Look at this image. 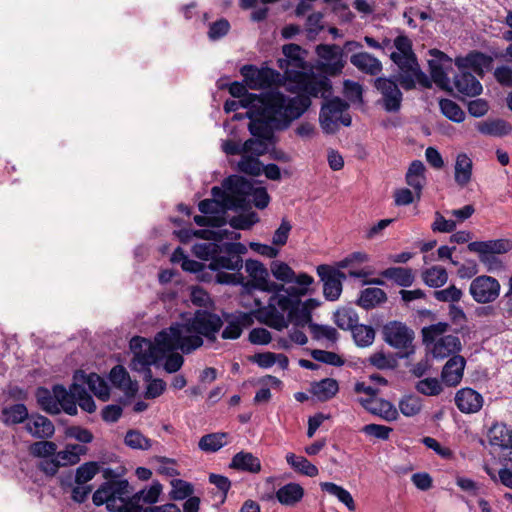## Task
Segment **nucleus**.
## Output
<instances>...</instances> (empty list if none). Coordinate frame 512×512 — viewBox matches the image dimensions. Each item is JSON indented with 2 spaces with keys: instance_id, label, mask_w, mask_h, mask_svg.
I'll return each mask as SVG.
<instances>
[{
  "instance_id": "a18cd8bd",
  "label": "nucleus",
  "mask_w": 512,
  "mask_h": 512,
  "mask_svg": "<svg viewBox=\"0 0 512 512\" xmlns=\"http://www.w3.org/2000/svg\"><path fill=\"white\" fill-rule=\"evenodd\" d=\"M422 280L429 287L439 288L447 283L448 273L444 267L434 265L422 272Z\"/></svg>"
},
{
  "instance_id": "39448f33",
  "label": "nucleus",
  "mask_w": 512,
  "mask_h": 512,
  "mask_svg": "<svg viewBox=\"0 0 512 512\" xmlns=\"http://www.w3.org/2000/svg\"><path fill=\"white\" fill-rule=\"evenodd\" d=\"M131 495L127 480L109 481L102 484L93 494L96 506L106 504L110 512H157L156 506H143L141 503L128 502Z\"/></svg>"
},
{
  "instance_id": "423d86ee",
  "label": "nucleus",
  "mask_w": 512,
  "mask_h": 512,
  "mask_svg": "<svg viewBox=\"0 0 512 512\" xmlns=\"http://www.w3.org/2000/svg\"><path fill=\"white\" fill-rule=\"evenodd\" d=\"M273 292L265 306L260 300H254L256 307L254 315L261 323L281 331L291 322L292 297L283 293L284 288L281 289V287Z\"/></svg>"
},
{
  "instance_id": "f257e3e1",
  "label": "nucleus",
  "mask_w": 512,
  "mask_h": 512,
  "mask_svg": "<svg viewBox=\"0 0 512 512\" xmlns=\"http://www.w3.org/2000/svg\"><path fill=\"white\" fill-rule=\"evenodd\" d=\"M223 325L221 318L205 310H198L193 317L172 324L160 331L152 343L142 337H133L130 349L133 353L131 368L145 372L151 378L150 366L164 360L166 353L180 350L189 354L203 345V337L215 340Z\"/></svg>"
},
{
  "instance_id": "b1692460",
  "label": "nucleus",
  "mask_w": 512,
  "mask_h": 512,
  "mask_svg": "<svg viewBox=\"0 0 512 512\" xmlns=\"http://www.w3.org/2000/svg\"><path fill=\"white\" fill-rule=\"evenodd\" d=\"M477 131L485 136L503 138L512 133V124L502 118H488L475 124Z\"/></svg>"
},
{
  "instance_id": "13d9d810",
  "label": "nucleus",
  "mask_w": 512,
  "mask_h": 512,
  "mask_svg": "<svg viewBox=\"0 0 512 512\" xmlns=\"http://www.w3.org/2000/svg\"><path fill=\"white\" fill-rule=\"evenodd\" d=\"M415 389L425 396H438L443 391L442 383L434 377H426L419 380Z\"/></svg>"
},
{
  "instance_id": "e2e57ef3",
  "label": "nucleus",
  "mask_w": 512,
  "mask_h": 512,
  "mask_svg": "<svg viewBox=\"0 0 512 512\" xmlns=\"http://www.w3.org/2000/svg\"><path fill=\"white\" fill-rule=\"evenodd\" d=\"M293 282L299 287L284 288V292L291 297H298L307 293L308 287L313 283V278L306 273H301L298 276L295 275Z\"/></svg>"
},
{
  "instance_id": "0eeeda50",
  "label": "nucleus",
  "mask_w": 512,
  "mask_h": 512,
  "mask_svg": "<svg viewBox=\"0 0 512 512\" xmlns=\"http://www.w3.org/2000/svg\"><path fill=\"white\" fill-rule=\"evenodd\" d=\"M247 248L242 243H224L221 245L218 254L213 257L208 267L217 271L216 281L221 284H236L242 276L239 273H226L223 270L239 272L243 267L242 254Z\"/></svg>"
},
{
  "instance_id": "1a4fd4ad",
  "label": "nucleus",
  "mask_w": 512,
  "mask_h": 512,
  "mask_svg": "<svg viewBox=\"0 0 512 512\" xmlns=\"http://www.w3.org/2000/svg\"><path fill=\"white\" fill-rule=\"evenodd\" d=\"M211 193L212 199L202 200L198 205L199 211L203 214L194 217V222L198 226L220 227L227 222L226 213L233 204L227 202L222 187H213Z\"/></svg>"
},
{
  "instance_id": "603ef678",
  "label": "nucleus",
  "mask_w": 512,
  "mask_h": 512,
  "mask_svg": "<svg viewBox=\"0 0 512 512\" xmlns=\"http://www.w3.org/2000/svg\"><path fill=\"white\" fill-rule=\"evenodd\" d=\"M28 418V410L24 404H14L2 411V421L6 424L21 423Z\"/></svg>"
},
{
  "instance_id": "4c0bfd02",
  "label": "nucleus",
  "mask_w": 512,
  "mask_h": 512,
  "mask_svg": "<svg viewBox=\"0 0 512 512\" xmlns=\"http://www.w3.org/2000/svg\"><path fill=\"white\" fill-rule=\"evenodd\" d=\"M381 276L388 280H392L401 287H409L415 280L412 269L404 267L387 268L381 272Z\"/></svg>"
},
{
  "instance_id": "2f4dec72",
  "label": "nucleus",
  "mask_w": 512,
  "mask_h": 512,
  "mask_svg": "<svg viewBox=\"0 0 512 512\" xmlns=\"http://www.w3.org/2000/svg\"><path fill=\"white\" fill-rule=\"evenodd\" d=\"M316 307V301L309 299L303 303L298 300V297H292V313L291 321L297 326L310 325L311 310Z\"/></svg>"
},
{
  "instance_id": "49530a36",
  "label": "nucleus",
  "mask_w": 512,
  "mask_h": 512,
  "mask_svg": "<svg viewBox=\"0 0 512 512\" xmlns=\"http://www.w3.org/2000/svg\"><path fill=\"white\" fill-rule=\"evenodd\" d=\"M109 377L112 384L124 392L130 393L136 391L135 384L131 381L128 372L123 366L118 365L112 368Z\"/></svg>"
},
{
  "instance_id": "ddd939ff",
  "label": "nucleus",
  "mask_w": 512,
  "mask_h": 512,
  "mask_svg": "<svg viewBox=\"0 0 512 512\" xmlns=\"http://www.w3.org/2000/svg\"><path fill=\"white\" fill-rule=\"evenodd\" d=\"M384 341L397 350L405 351L403 356L413 353L414 332L404 323L391 321L383 326Z\"/></svg>"
},
{
  "instance_id": "c756f323",
  "label": "nucleus",
  "mask_w": 512,
  "mask_h": 512,
  "mask_svg": "<svg viewBox=\"0 0 512 512\" xmlns=\"http://www.w3.org/2000/svg\"><path fill=\"white\" fill-rule=\"evenodd\" d=\"M425 166L420 160H414L406 173V183L415 191L417 201L420 200L425 185Z\"/></svg>"
},
{
  "instance_id": "3c124183",
  "label": "nucleus",
  "mask_w": 512,
  "mask_h": 512,
  "mask_svg": "<svg viewBox=\"0 0 512 512\" xmlns=\"http://www.w3.org/2000/svg\"><path fill=\"white\" fill-rule=\"evenodd\" d=\"M361 404L373 414L379 415L386 421H394L397 419V410L389 403L381 401L379 403L380 408L370 406L371 404H377L374 400H361Z\"/></svg>"
},
{
  "instance_id": "393cba45",
  "label": "nucleus",
  "mask_w": 512,
  "mask_h": 512,
  "mask_svg": "<svg viewBox=\"0 0 512 512\" xmlns=\"http://www.w3.org/2000/svg\"><path fill=\"white\" fill-rule=\"evenodd\" d=\"M305 490L296 482H289L279 487L275 492L276 500L283 506L295 507L304 498Z\"/></svg>"
},
{
  "instance_id": "ea45409f",
  "label": "nucleus",
  "mask_w": 512,
  "mask_h": 512,
  "mask_svg": "<svg viewBox=\"0 0 512 512\" xmlns=\"http://www.w3.org/2000/svg\"><path fill=\"white\" fill-rule=\"evenodd\" d=\"M234 469L258 473L261 470L260 460L249 452H239L233 458L230 465Z\"/></svg>"
},
{
  "instance_id": "412c9836",
  "label": "nucleus",
  "mask_w": 512,
  "mask_h": 512,
  "mask_svg": "<svg viewBox=\"0 0 512 512\" xmlns=\"http://www.w3.org/2000/svg\"><path fill=\"white\" fill-rule=\"evenodd\" d=\"M245 270L254 282V286L262 291L272 292L283 285L276 284L269 280V273L265 266L257 261L248 259L245 262Z\"/></svg>"
},
{
  "instance_id": "20e7f679",
  "label": "nucleus",
  "mask_w": 512,
  "mask_h": 512,
  "mask_svg": "<svg viewBox=\"0 0 512 512\" xmlns=\"http://www.w3.org/2000/svg\"><path fill=\"white\" fill-rule=\"evenodd\" d=\"M224 196L231 202L230 210L244 209L251 203L258 209L268 206L270 197L262 186H254L252 182L242 176L232 175L222 183Z\"/></svg>"
},
{
  "instance_id": "bb28decb",
  "label": "nucleus",
  "mask_w": 512,
  "mask_h": 512,
  "mask_svg": "<svg viewBox=\"0 0 512 512\" xmlns=\"http://www.w3.org/2000/svg\"><path fill=\"white\" fill-rule=\"evenodd\" d=\"M75 382L86 383L89 390L100 400L106 401L109 399L110 391L109 386L103 378L95 373L85 375L84 372L78 371L74 376Z\"/></svg>"
},
{
  "instance_id": "7ed1b4c3",
  "label": "nucleus",
  "mask_w": 512,
  "mask_h": 512,
  "mask_svg": "<svg viewBox=\"0 0 512 512\" xmlns=\"http://www.w3.org/2000/svg\"><path fill=\"white\" fill-rule=\"evenodd\" d=\"M394 47L396 51L391 53L390 58L400 70L397 78L399 84L406 90L414 88L416 83L426 88L430 87V80L417 63L411 40L407 36L400 35L395 38Z\"/></svg>"
},
{
  "instance_id": "6ab92c4d",
  "label": "nucleus",
  "mask_w": 512,
  "mask_h": 512,
  "mask_svg": "<svg viewBox=\"0 0 512 512\" xmlns=\"http://www.w3.org/2000/svg\"><path fill=\"white\" fill-rule=\"evenodd\" d=\"M375 87L382 95L383 107L386 111L396 112L400 109L402 92L395 81L380 77L375 80Z\"/></svg>"
},
{
  "instance_id": "37998d69",
  "label": "nucleus",
  "mask_w": 512,
  "mask_h": 512,
  "mask_svg": "<svg viewBox=\"0 0 512 512\" xmlns=\"http://www.w3.org/2000/svg\"><path fill=\"white\" fill-rule=\"evenodd\" d=\"M386 299L387 296L384 290L377 287H371L361 291L357 302L361 307L371 309L385 302Z\"/></svg>"
},
{
  "instance_id": "5701e85b",
  "label": "nucleus",
  "mask_w": 512,
  "mask_h": 512,
  "mask_svg": "<svg viewBox=\"0 0 512 512\" xmlns=\"http://www.w3.org/2000/svg\"><path fill=\"white\" fill-rule=\"evenodd\" d=\"M466 360L463 356L454 355L445 363L441 371L442 381L450 387L457 386L464 375Z\"/></svg>"
},
{
  "instance_id": "c9c22d12",
  "label": "nucleus",
  "mask_w": 512,
  "mask_h": 512,
  "mask_svg": "<svg viewBox=\"0 0 512 512\" xmlns=\"http://www.w3.org/2000/svg\"><path fill=\"white\" fill-rule=\"evenodd\" d=\"M339 390L338 382L332 378H325L318 382H313L310 387V393L319 401H327L333 398Z\"/></svg>"
},
{
  "instance_id": "9b49d317",
  "label": "nucleus",
  "mask_w": 512,
  "mask_h": 512,
  "mask_svg": "<svg viewBox=\"0 0 512 512\" xmlns=\"http://www.w3.org/2000/svg\"><path fill=\"white\" fill-rule=\"evenodd\" d=\"M273 126L266 119H253L249 124V131L254 138L243 143L244 153L253 156H261L268 152L269 146L274 143L273 130H283Z\"/></svg>"
},
{
  "instance_id": "72a5a7b5",
  "label": "nucleus",
  "mask_w": 512,
  "mask_h": 512,
  "mask_svg": "<svg viewBox=\"0 0 512 512\" xmlns=\"http://www.w3.org/2000/svg\"><path fill=\"white\" fill-rule=\"evenodd\" d=\"M350 62L358 70L369 75H377L382 71L381 62L376 57L367 52H359L353 54L350 57Z\"/></svg>"
},
{
  "instance_id": "473e14b6",
  "label": "nucleus",
  "mask_w": 512,
  "mask_h": 512,
  "mask_svg": "<svg viewBox=\"0 0 512 512\" xmlns=\"http://www.w3.org/2000/svg\"><path fill=\"white\" fill-rule=\"evenodd\" d=\"M454 85L459 93L470 97L480 95L483 90L481 83L475 76L464 71L455 76Z\"/></svg>"
},
{
  "instance_id": "f3484780",
  "label": "nucleus",
  "mask_w": 512,
  "mask_h": 512,
  "mask_svg": "<svg viewBox=\"0 0 512 512\" xmlns=\"http://www.w3.org/2000/svg\"><path fill=\"white\" fill-rule=\"evenodd\" d=\"M317 274L323 281V293L327 300L335 301L342 293V282L346 275L338 269L328 265H319Z\"/></svg>"
},
{
  "instance_id": "f03ea898",
  "label": "nucleus",
  "mask_w": 512,
  "mask_h": 512,
  "mask_svg": "<svg viewBox=\"0 0 512 512\" xmlns=\"http://www.w3.org/2000/svg\"><path fill=\"white\" fill-rule=\"evenodd\" d=\"M301 89L308 95L298 94L293 97L271 90L260 95L249 94L243 99L227 100L224 104L226 113L237 111L240 107L247 108V116L251 119H266L273 126L288 128L300 118L311 105L309 96L328 99L331 96V83L326 76H303Z\"/></svg>"
},
{
  "instance_id": "e433bc0d",
  "label": "nucleus",
  "mask_w": 512,
  "mask_h": 512,
  "mask_svg": "<svg viewBox=\"0 0 512 512\" xmlns=\"http://www.w3.org/2000/svg\"><path fill=\"white\" fill-rule=\"evenodd\" d=\"M287 464L296 472L308 477H316L319 474V469L312 464L304 456L296 455L292 452L287 453L285 456Z\"/></svg>"
},
{
  "instance_id": "4be33fe9",
  "label": "nucleus",
  "mask_w": 512,
  "mask_h": 512,
  "mask_svg": "<svg viewBox=\"0 0 512 512\" xmlns=\"http://www.w3.org/2000/svg\"><path fill=\"white\" fill-rule=\"evenodd\" d=\"M483 402L482 395L472 388H462L455 395V404L462 413L478 412L482 408Z\"/></svg>"
},
{
  "instance_id": "4d7b16f0",
  "label": "nucleus",
  "mask_w": 512,
  "mask_h": 512,
  "mask_svg": "<svg viewBox=\"0 0 512 512\" xmlns=\"http://www.w3.org/2000/svg\"><path fill=\"white\" fill-rule=\"evenodd\" d=\"M237 166L239 171L251 176H259L262 174L263 164L257 156L244 153Z\"/></svg>"
},
{
  "instance_id": "9d476101",
  "label": "nucleus",
  "mask_w": 512,
  "mask_h": 512,
  "mask_svg": "<svg viewBox=\"0 0 512 512\" xmlns=\"http://www.w3.org/2000/svg\"><path fill=\"white\" fill-rule=\"evenodd\" d=\"M36 398L40 407L50 414H58L61 410L69 415L77 414L73 396L62 385L53 386L52 391L43 387L38 388Z\"/></svg>"
},
{
  "instance_id": "338daca9",
  "label": "nucleus",
  "mask_w": 512,
  "mask_h": 512,
  "mask_svg": "<svg viewBox=\"0 0 512 512\" xmlns=\"http://www.w3.org/2000/svg\"><path fill=\"white\" fill-rule=\"evenodd\" d=\"M271 272L277 280L285 283L293 282L295 277L293 269L288 264L281 261L272 262Z\"/></svg>"
},
{
  "instance_id": "de8ad7c7",
  "label": "nucleus",
  "mask_w": 512,
  "mask_h": 512,
  "mask_svg": "<svg viewBox=\"0 0 512 512\" xmlns=\"http://www.w3.org/2000/svg\"><path fill=\"white\" fill-rule=\"evenodd\" d=\"M161 492L162 485L159 482H154L150 487L140 490L132 497L129 496L127 501L132 503H141L142 505H151L157 502Z\"/></svg>"
},
{
  "instance_id": "680f3d73",
  "label": "nucleus",
  "mask_w": 512,
  "mask_h": 512,
  "mask_svg": "<svg viewBox=\"0 0 512 512\" xmlns=\"http://www.w3.org/2000/svg\"><path fill=\"white\" fill-rule=\"evenodd\" d=\"M309 329L312 338L316 340L326 339L328 341L335 342L338 338L337 330L328 325L310 323Z\"/></svg>"
},
{
  "instance_id": "09e8293b",
  "label": "nucleus",
  "mask_w": 512,
  "mask_h": 512,
  "mask_svg": "<svg viewBox=\"0 0 512 512\" xmlns=\"http://www.w3.org/2000/svg\"><path fill=\"white\" fill-rule=\"evenodd\" d=\"M252 323V315L248 313L240 314L236 319L230 321L222 331L223 339H237L242 333V326H248Z\"/></svg>"
},
{
  "instance_id": "052dcab7",
  "label": "nucleus",
  "mask_w": 512,
  "mask_h": 512,
  "mask_svg": "<svg viewBox=\"0 0 512 512\" xmlns=\"http://www.w3.org/2000/svg\"><path fill=\"white\" fill-rule=\"evenodd\" d=\"M99 470L100 466L97 462H86L80 465L76 469L75 473L76 484H86L87 482L94 478V476L99 472Z\"/></svg>"
},
{
  "instance_id": "4468645a",
  "label": "nucleus",
  "mask_w": 512,
  "mask_h": 512,
  "mask_svg": "<svg viewBox=\"0 0 512 512\" xmlns=\"http://www.w3.org/2000/svg\"><path fill=\"white\" fill-rule=\"evenodd\" d=\"M500 288L501 286L497 279L481 275L471 281L469 293L477 303L487 304L499 297Z\"/></svg>"
},
{
  "instance_id": "8fccbe9b",
  "label": "nucleus",
  "mask_w": 512,
  "mask_h": 512,
  "mask_svg": "<svg viewBox=\"0 0 512 512\" xmlns=\"http://www.w3.org/2000/svg\"><path fill=\"white\" fill-rule=\"evenodd\" d=\"M335 324L343 330H352L358 324V315L353 308L342 307L334 313Z\"/></svg>"
},
{
  "instance_id": "f8f14e48",
  "label": "nucleus",
  "mask_w": 512,
  "mask_h": 512,
  "mask_svg": "<svg viewBox=\"0 0 512 512\" xmlns=\"http://www.w3.org/2000/svg\"><path fill=\"white\" fill-rule=\"evenodd\" d=\"M348 107V104L338 97L327 100L322 105L319 121L325 133H335L339 129L340 124L350 126L351 117L345 113Z\"/></svg>"
},
{
  "instance_id": "69168bd1",
  "label": "nucleus",
  "mask_w": 512,
  "mask_h": 512,
  "mask_svg": "<svg viewBox=\"0 0 512 512\" xmlns=\"http://www.w3.org/2000/svg\"><path fill=\"white\" fill-rule=\"evenodd\" d=\"M422 401L419 397L409 395L405 396L399 402V409L401 413L407 417L415 416L421 411Z\"/></svg>"
},
{
  "instance_id": "0e129e2a",
  "label": "nucleus",
  "mask_w": 512,
  "mask_h": 512,
  "mask_svg": "<svg viewBox=\"0 0 512 512\" xmlns=\"http://www.w3.org/2000/svg\"><path fill=\"white\" fill-rule=\"evenodd\" d=\"M30 453L39 458H49L55 456L57 445L51 441H38L30 445Z\"/></svg>"
},
{
  "instance_id": "a19ab883",
  "label": "nucleus",
  "mask_w": 512,
  "mask_h": 512,
  "mask_svg": "<svg viewBox=\"0 0 512 512\" xmlns=\"http://www.w3.org/2000/svg\"><path fill=\"white\" fill-rule=\"evenodd\" d=\"M69 393L73 396L74 405L77 407V403L80 408L88 413H93L96 410V405L93 398L88 394L86 389L79 383H73L69 390Z\"/></svg>"
},
{
  "instance_id": "5fc2aeb1",
  "label": "nucleus",
  "mask_w": 512,
  "mask_h": 512,
  "mask_svg": "<svg viewBox=\"0 0 512 512\" xmlns=\"http://www.w3.org/2000/svg\"><path fill=\"white\" fill-rule=\"evenodd\" d=\"M351 331L354 341L359 347H368L374 342L375 331L371 326L357 324Z\"/></svg>"
},
{
  "instance_id": "f704fd0d",
  "label": "nucleus",
  "mask_w": 512,
  "mask_h": 512,
  "mask_svg": "<svg viewBox=\"0 0 512 512\" xmlns=\"http://www.w3.org/2000/svg\"><path fill=\"white\" fill-rule=\"evenodd\" d=\"M489 443L505 451L512 447V430L503 423L494 424L488 432Z\"/></svg>"
},
{
  "instance_id": "58836bf2",
  "label": "nucleus",
  "mask_w": 512,
  "mask_h": 512,
  "mask_svg": "<svg viewBox=\"0 0 512 512\" xmlns=\"http://www.w3.org/2000/svg\"><path fill=\"white\" fill-rule=\"evenodd\" d=\"M320 488L322 491L336 497L349 511L353 512L356 510V504L351 493L342 486L333 482H321Z\"/></svg>"
},
{
  "instance_id": "dca6fc26",
  "label": "nucleus",
  "mask_w": 512,
  "mask_h": 512,
  "mask_svg": "<svg viewBox=\"0 0 512 512\" xmlns=\"http://www.w3.org/2000/svg\"><path fill=\"white\" fill-rule=\"evenodd\" d=\"M244 83L253 90L266 89L279 78V73L270 68H257L254 65H244L240 69Z\"/></svg>"
},
{
  "instance_id": "2eb2a0df",
  "label": "nucleus",
  "mask_w": 512,
  "mask_h": 512,
  "mask_svg": "<svg viewBox=\"0 0 512 512\" xmlns=\"http://www.w3.org/2000/svg\"><path fill=\"white\" fill-rule=\"evenodd\" d=\"M428 60L430 74L434 83L444 90L450 89L448 71L452 68V59L438 49L429 50Z\"/></svg>"
},
{
  "instance_id": "a878e982",
  "label": "nucleus",
  "mask_w": 512,
  "mask_h": 512,
  "mask_svg": "<svg viewBox=\"0 0 512 512\" xmlns=\"http://www.w3.org/2000/svg\"><path fill=\"white\" fill-rule=\"evenodd\" d=\"M472 175L473 161L471 157L465 152L458 153L454 163L455 183L461 188L466 187L471 182Z\"/></svg>"
},
{
  "instance_id": "864d4df0",
  "label": "nucleus",
  "mask_w": 512,
  "mask_h": 512,
  "mask_svg": "<svg viewBox=\"0 0 512 512\" xmlns=\"http://www.w3.org/2000/svg\"><path fill=\"white\" fill-rule=\"evenodd\" d=\"M124 443L134 450H149L152 447V440L134 429L127 431Z\"/></svg>"
},
{
  "instance_id": "6e6552de",
  "label": "nucleus",
  "mask_w": 512,
  "mask_h": 512,
  "mask_svg": "<svg viewBox=\"0 0 512 512\" xmlns=\"http://www.w3.org/2000/svg\"><path fill=\"white\" fill-rule=\"evenodd\" d=\"M449 325L445 322H438L422 330L423 341L430 347L435 358H446L461 350V342L458 336L445 335Z\"/></svg>"
},
{
  "instance_id": "79ce46f5",
  "label": "nucleus",
  "mask_w": 512,
  "mask_h": 512,
  "mask_svg": "<svg viewBox=\"0 0 512 512\" xmlns=\"http://www.w3.org/2000/svg\"><path fill=\"white\" fill-rule=\"evenodd\" d=\"M87 448L79 444H68L64 450L55 454L61 467L75 465L80 461V456L85 454Z\"/></svg>"
},
{
  "instance_id": "bf43d9fd",
  "label": "nucleus",
  "mask_w": 512,
  "mask_h": 512,
  "mask_svg": "<svg viewBox=\"0 0 512 512\" xmlns=\"http://www.w3.org/2000/svg\"><path fill=\"white\" fill-rule=\"evenodd\" d=\"M369 363L380 370L394 369L397 366V359L393 354H386L382 351L373 353L369 359Z\"/></svg>"
},
{
  "instance_id": "cd10ccee",
  "label": "nucleus",
  "mask_w": 512,
  "mask_h": 512,
  "mask_svg": "<svg viewBox=\"0 0 512 512\" xmlns=\"http://www.w3.org/2000/svg\"><path fill=\"white\" fill-rule=\"evenodd\" d=\"M491 63L492 58L480 52H472L465 57L455 59V64L460 70L471 68L478 75H483L484 70L488 69Z\"/></svg>"
},
{
  "instance_id": "c03bdc74",
  "label": "nucleus",
  "mask_w": 512,
  "mask_h": 512,
  "mask_svg": "<svg viewBox=\"0 0 512 512\" xmlns=\"http://www.w3.org/2000/svg\"><path fill=\"white\" fill-rule=\"evenodd\" d=\"M228 444V434L211 433L200 438L198 447L206 453H214Z\"/></svg>"
},
{
  "instance_id": "a211bd4d",
  "label": "nucleus",
  "mask_w": 512,
  "mask_h": 512,
  "mask_svg": "<svg viewBox=\"0 0 512 512\" xmlns=\"http://www.w3.org/2000/svg\"><path fill=\"white\" fill-rule=\"evenodd\" d=\"M316 54L325 72L336 75L342 71L345 61L343 51L338 45L320 44L316 47Z\"/></svg>"
},
{
  "instance_id": "774afa93",
  "label": "nucleus",
  "mask_w": 512,
  "mask_h": 512,
  "mask_svg": "<svg viewBox=\"0 0 512 512\" xmlns=\"http://www.w3.org/2000/svg\"><path fill=\"white\" fill-rule=\"evenodd\" d=\"M171 484L172 490L170 492V497L173 500H187L189 497H192L191 494L193 493V486L190 483L176 479L173 480Z\"/></svg>"
},
{
  "instance_id": "7c9ffc66",
  "label": "nucleus",
  "mask_w": 512,
  "mask_h": 512,
  "mask_svg": "<svg viewBox=\"0 0 512 512\" xmlns=\"http://www.w3.org/2000/svg\"><path fill=\"white\" fill-rule=\"evenodd\" d=\"M26 430L35 438H49L54 434L53 423L42 415H31L27 418Z\"/></svg>"
},
{
  "instance_id": "6e6d98bb",
  "label": "nucleus",
  "mask_w": 512,
  "mask_h": 512,
  "mask_svg": "<svg viewBox=\"0 0 512 512\" xmlns=\"http://www.w3.org/2000/svg\"><path fill=\"white\" fill-rule=\"evenodd\" d=\"M441 112L451 121L461 123L465 119V112L461 107L450 99H441L439 101Z\"/></svg>"
},
{
  "instance_id": "aec40b11",
  "label": "nucleus",
  "mask_w": 512,
  "mask_h": 512,
  "mask_svg": "<svg viewBox=\"0 0 512 512\" xmlns=\"http://www.w3.org/2000/svg\"><path fill=\"white\" fill-rule=\"evenodd\" d=\"M193 236L205 240H213L214 242L197 243L193 246L192 252L194 255L202 260H213L221 247L217 241L222 239L220 232L212 230H195L192 232Z\"/></svg>"
},
{
  "instance_id": "c85d7f7f",
  "label": "nucleus",
  "mask_w": 512,
  "mask_h": 512,
  "mask_svg": "<svg viewBox=\"0 0 512 512\" xmlns=\"http://www.w3.org/2000/svg\"><path fill=\"white\" fill-rule=\"evenodd\" d=\"M468 249L474 253L503 254L512 249V242L508 239L475 241L468 244Z\"/></svg>"
}]
</instances>
